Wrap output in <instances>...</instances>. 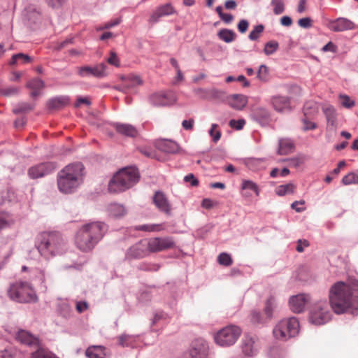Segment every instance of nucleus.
Segmentation results:
<instances>
[{"label": "nucleus", "instance_id": "obj_1", "mask_svg": "<svg viewBox=\"0 0 358 358\" xmlns=\"http://www.w3.org/2000/svg\"><path fill=\"white\" fill-rule=\"evenodd\" d=\"M329 298L331 307L336 313H344L358 302V281L336 282L329 289Z\"/></svg>", "mask_w": 358, "mask_h": 358}, {"label": "nucleus", "instance_id": "obj_2", "mask_svg": "<svg viewBox=\"0 0 358 358\" xmlns=\"http://www.w3.org/2000/svg\"><path fill=\"white\" fill-rule=\"evenodd\" d=\"M107 225L101 222L83 224L76 232L75 243L81 251L92 250L107 231Z\"/></svg>", "mask_w": 358, "mask_h": 358}, {"label": "nucleus", "instance_id": "obj_3", "mask_svg": "<svg viewBox=\"0 0 358 358\" xmlns=\"http://www.w3.org/2000/svg\"><path fill=\"white\" fill-rule=\"evenodd\" d=\"M84 166L81 163H73L66 166L57 175L59 190L64 194L73 192L83 182Z\"/></svg>", "mask_w": 358, "mask_h": 358}, {"label": "nucleus", "instance_id": "obj_4", "mask_svg": "<svg viewBox=\"0 0 358 358\" xmlns=\"http://www.w3.org/2000/svg\"><path fill=\"white\" fill-rule=\"evenodd\" d=\"M37 248L41 255L49 257L63 252L65 243L57 232H43L37 241Z\"/></svg>", "mask_w": 358, "mask_h": 358}, {"label": "nucleus", "instance_id": "obj_5", "mask_svg": "<svg viewBox=\"0 0 358 358\" xmlns=\"http://www.w3.org/2000/svg\"><path fill=\"white\" fill-rule=\"evenodd\" d=\"M138 179L139 174L136 168H124L113 176L108 184V190L113 193L125 191L134 185Z\"/></svg>", "mask_w": 358, "mask_h": 358}, {"label": "nucleus", "instance_id": "obj_6", "mask_svg": "<svg viewBox=\"0 0 358 358\" xmlns=\"http://www.w3.org/2000/svg\"><path fill=\"white\" fill-rule=\"evenodd\" d=\"M8 294L10 299L20 303L34 302L37 299L34 289L27 282H16L11 285Z\"/></svg>", "mask_w": 358, "mask_h": 358}, {"label": "nucleus", "instance_id": "obj_7", "mask_svg": "<svg viewBox=\"0 0 358 358\" xmlns=\"http://www.w3.org/2000/svg\"><path fill=\"white\" fill-rule=\"evenodd\" d=\"M299 330V322L294 317L280 320L273 330L274 337L280 341H287L296 336Z\"/></svg>", "mask_w": 358, "mask_h": 358}, {"label": "nucleus", "instance_id": "obj_8", "mask_svg": "<svg viewBox=\"0 0 358 358\" xmlns=\"http://www.w3.org/2000/svg\"><path fill=\"white\" fill-rule=\"evenodd\" d=\"M241 329L236 325H227L214 335V340L217 345L222 347H229L236 343L241 335Z\"/></svg>", "mask_w": 358, "mask_h": 358}, {"label": "nucleus", "instance_id": "obj_9", "mask_svg": "<svg viewBox=\"0 0 358 358\" xmlns=\"http://www.w3.org/2000/svg\"><path fill=\"white\" fill-rule=\"evenodd\" d=\"M330 319L331 313L329 305L324 301L316 303L310 312V322L315 325L324 324L329 322Z\"/></svg>", "mask_w": 358, "mask_h": 358}, {"label": "nucleus", "instance_id": "obj_10", "mask_svg": "<svg viewBox=\"0 0 358 358\" xmlns=\"http://www.w3.org/2000/svg\"><path fill=\"white\" fill-rule=\"evenodd\" d=\"M147 240L151 252L169 250L173 248L175 245L173 240L170 237H157Z\"/></svg>", "mask_w": 358, "mask_h": 358}, {"label": "nucleus", "instance_id": "obj_11", "mask_svg": "<svg viewBox=\"0 0 358 358\" xmlns=\"http://www.w3.org/2000/svg\"><path fill=\"white\" fill-rule=\"evenodd\" d=\"M106 65L103 63H100L93 67L89 66L77 67L78 74L80 77L92 76L95 78H103L106 75Z\"/></svg>", "mask_w": 358, "mask_h": 358}, {"label": "nucleus", "instance_id": "obj_12", "mask_svg": "<svg viewBox=\"0 0 358 358\" xmlns=\"http://www.w3.org/2000/svg\"><path fill=\"white\" fill-rule=\"evenodd\" d=\"M150 252L148 240L143 239L128 250L127 257L128 258H143Z\"/></svg>", "mask_w": 358, "mask_h": 358}, {"label": "nucleus", "instance_id": "obj_13", "mask_svg": "<svg viewBox=\"0 0 358 358\" xmlns=\"http://www.w3.org/2000/svg\"><path fill=\"white\" fill-rule=\"evenodd\" d=\"M176 13L174 7L169 3L161 5L155 8L149 18V22L152 24H156L162 17L169 16Z\"/></svg>", "mask_w": 358, "mask_h": 358}, {"label": "nucleus", "instance_id": "obj_14", "mask_svg": "<svg viewBox=\"0 0 358 358\" xmlns=\"http://www.w3.org/2000/svg\"><path fill=\"white\" fill-rule=\"evenodd\" d=\"M55 169L56 166L52 162L41 163L31 167L28 173L30 178L35 179L52 173Z\"/></svg>", "mask_w": 358, "mask_h": 358}, {"label": "nucleus", "instance_id": "obj_15", "mask_svg": "<svg viewBox=\"0 0 358 358\" xmlns=\"http://www.w3.org/2000/svg\"><path fill=\"white\" fill-rule=\"evenodd\" d=\"M191 358H206L208 355V345L201 338L192 341L189 348Z\"/></svg>", "mask_w": 358, "mask_h": 358}, {"label": "nucleus", "instance_id": "obj_16", "mask_svg": "<svg viewBox=\"0 0 358 358\" xmlns=\"http://www.w3.org/2000/svg\"><path fill=\"white\" fill-rule=\"evenodd\" d=\"M309 301V298L305 294H297L292 296L289 300V305L291 310L295 313H300L305 309L306 303Z\"/></svg>", "mask_w": 358, "mask_h": 358}, {"label": "nucleus", "instance_id": "obj_17", "mask_svg": "<svg viewBox=\"0 0 358 358\" xmlns=\"http://www.w3.org/2000/svg\"><path fill=\"white\" fill-rule=\"evenodd\" d=\"M328 27L329 29L336 32L355 29V24L353 22L343 17H340L336 20L331 21Z\"/></svg>", "mask_w": 358, "mask_h": 358}, {"label": "nucleus", "instance_id": "obj_18", "mask_svg": "<svg viewBox=\"0 0 358 358\" xmlns=\"http://www.w3.org/2000/svg\"><path fill=\"white\" fill-rule=\"evenodd\" d=\"M153 202L157 208L166 214L171 212V206L166 196L161 192H157L153 197Z\"/></svg>", "mask_w": 358, "mask_h": 358}, {"label": "nucleus", "instance_id": "obj_19", "mask_svg": "<svg viewBox=\"0 0 358 358\" xmlns=\"http://www.w3.org/2000/svg\"><path fill=\"white\" fill-rule=\"evenodd\" d=\"M16 338L21 343L29 346L38 347L40 345L39 339L38 338L24 330L18 331Z\"/></svg>", "mask_w": 358, "mask_h": 358}, {"label": "nucleus", "instance_id": "obj_20", "mask_svg": "<svg viewBox=\"0 0 358 358\" xmlns=\"http://www.w3.org/2000/svg\"><path fill=\"white\" fill-rule=\"evenodd\" d=\"M255 341L253 337L245 335L242 341L241 348L245 356H252L256 352Z\"/></svg>", "mask_w": 358, "mask_h": 358}, {"label": "nucleus", "instance_id": "obj_21", "mask_svg": "<svg viewBox=\"0 0 358 358\" xmlns=\"http://www.w3.org/2000/svg\"><path fill=\"white\" fill-rule=\"evenodd\" d=\"M229 106L236 110H242L248 103V99L244 95L233 94L228 98Z\"/></svg>", "mask_w": 358, "mask_h": 358}, {"label": "nucleus", "instance_id": "obj_22", "mask_svg": "<svg viewBox=\"0 0 358 358\" xmlns=\"http://www.w3.org/2000/svg\"><path fill=\"white\" fill-rule=\"evenodd\" d=\"M173 101V98L168 94L164 92L155 94L151 97V101L155 106H167L171 104Z\"/></svg>", "mask_w": 358, "mask_h": 358}, {"label": "nucleus", "instance_id": "obj_23", "mask_svg": "<svg viewBox=\"0 0 358 358\" xmlns=\"http://www.w3.org/2000/svg\"><path fill=\"white\" fill-rule=\"evenodd\" d=\"M87 358H106V348L102 345H92L85 351Z\"/></svg>", "mask_w": 358, "mask_h": 358}, {"label": "nucleus", "instance_id": "obj_24", "mask_svg": "<svg viewBox=\"0 0 358 358\" xmlns=\"http://www.w3.org/2000/svg\"><path fill=\"white\" fill-rule=\"evenodd\" d=\"M123 87L127 90L133 89L138 86L142 85L143 82L139 76L130 74L122 78Z\"/></svg>", "mask_w": 358, "mask_h": 358}, {"label": "nucleus", "instance_id": "obj_25", "mask_svg": "<svg viewBox=\"0 0 358 358\" xmlns=\"http://www.w3.org/2000/svg\"><path fill=\"white\" fill-rule=\"evenodd\" d=\"M115 127L116 131L122 135L132 138L138 135L137 129L131 124L117 123Z\"/></svg>", "mask_w": 358, "mask_h": 358}, {"label": "nucleus", "instance_id": "obj_26", "mask_svg": "<svg viewBox=\"0 0 358 358\" xmlns=\"http://www.w3.org/2000/svg\"><path fill=\"white\" fill-rule=\"evenodd\" d=\"M272 103L275 109L282 112L289 108V99L287 96H276L272 98Z\"/></svg>", "mask_w": 358, "mask_h": 358}, {"label": "nucleus", "instance_id": "obj_27", "mask_svg": "<svg viewBox=\"0 0 358 358\" xmlns=\"http://www.w3.org/2000/svg\"><path fill=\"white\" fill-rule=\"evenodd\" d=\"M45 87L44 82L39 78H34L27 83V87L31 90V96L36 97L40 95V91Z\"/></svg>", "mask_w": 358, "mask_h": 358}, {"label": "nucleus", "instance_id": "obj_28", "mask_svg": "<svg viewBox=\"0 0 358 358\" xmlns=\"http://www.w3.org/2000/svg\"><path fill=\"white\" fill-rule=\"evenodd\" d=\"M294 145L289 139H280L279 141L278 154L280 155H288L294 151Z\"/></svg>", "mask_w": 358, "mask_h": 358}, {"label": "nucleus", "instance_id": "obj_29", "mask_svg": "<svg viewBox=\"0 0 358 358\" xmlns=\"http://www.w3.org/2000/svg\"><path fill=\"white\" fill-rule=\"evenodd\" d=\"M158 148L166 153H176L178 150V145L172 141H163L158 143Z\"/></svg>", "mask_w": 358, "mask_h": 358}, {"label": "nucleus", "instance_id": "obj_30", "mask_svg": "<svg viewBox=\"0 0 358 358\" xmlns=\"http://www.w3.org/2000/svg\"><path fill=\"white\" fill-rule=\"evenodd\" d=\"M32 62V59L27 55L18 53L12 56L10 65H16L19 64H28Z\"/></svg>", "mask_w": 358, "mask_h": 358}, {"label": "nucleus", "instance_id": "obj_31", "mask_svg": "<svg viewBox=\"0 0 358 358\" xmlns=\"http://www.w3.org/2000/svg\"><path fill=\"white\" fill-rule=\"evenodd\" d=\"M220 39L226 42L231 43L236 38V34L234 31L228 29H220L217 34Z\"/></svg>", "mask_w": 358, "mask_h": 358}, {"label": "nucleus", "instance_id": "obj_32", "mask_svg": "<svg viewBox=\"0 0 358 358\" xmlns=\"http://www.w3.org/2000/svg\"><path fill=\"white\" fill-rule=\"evenodd\" d=\"M110 215L114 217H120L126 214V210L122 205L113 203L108 206Z\"/></svg>", "mask_w": 358, "mask_h": 358}, {"label": "nucleus", "instance_id": "obj_33", "mask_svg": "<svg viewBox=\"0 0 358 358\" xmlns=\"http://www.w3.org/2000/svg\"><path fill=\"white\" fill-rule=\"evenodd\" d=\"M37 350L31 353V358H56V356L47 349L37 347Z\"/></svg>", "mask_w": 358, "mask_h": 358}, {"label": "nucleus", "instance_id": "obj_34", "mask_svg": "<svg viewBox=\"0 0 358 358\" xmlns=\"http://www.w3.org/2000/svg\"><path fill=\"white\" fill-rule=\"evenodd\" d=\"M318 112L317 103L313 101H308L303 107L304 116H313Z\"/></svg>", "mask_w": 358, "mask_h": 358}, {"label": "nucleus", "instance_id": "obj_35", "mask_svg": "<svg viewBox=\"0 0 358 358\" xmlns=\"http://www.w3.org/2000/svg\"><path fill=\"white\" fill-rule=\"evenodd\" d=\"M326 115L327 124L334 127L336 122L335 110L333 107L329 106L323 109Z\"/></svg>", "mask_w": 358, "mask_h": 358}, {"label": "nucleus", "instance_id": "obj_36", "mask_svg": "<svg viewBox=\"0 0 358 358\" xmlns=\"http://www.w3.org/2000/svg\"><path fill=\"white\" fill-rule=\"evenodd\" d=\"M295 186L292 184H286V185H279L276 188V194L279 196H284L287 194H292L294 192Z\"/></svg>", "mask_w": 358, "mask_h": 358}, {"label": "nucleus", "instance_id": "obj_37", "mask_svg": "<svg viewBox=\"0 0 358 358\" xmlns=\"http://www.w3.org/2000/svg\"><path fill=\"white\" fill-rule=\"evenodd\" d=\"M275 308V299L273 296L269 297L265 304L264 309V314L268 319H271L273 315V311Z\"/></svg>", "mask_w": 358, "mask_h": 358}, {"label": "nucleus", "instance_id": "obj_38", "mask_svg": "<svg viewBox=\"0 0 358 358\" xmlns=\"http://www.w3.org/2000/svg\"><path fill=\"white\" fill-rule=\"evenodd\" d=\"M138 230L145 231H160L164 229L162 224H143L137 227Z\"/></svg>", "mask_w": 358, "mask_h": 358}, {"label": "nucleus", "instance_id": "obj_39", "mask_svg": "<svg viewBox=\"0 0 358 358\" xmlns=\"http://www.w3.org/2000/svg\"><path fill=\"white\" fill-rule=\"evenodd\" d=\"M279 47V44L277 41H271L265 44L264 53L266 55H270L274 53Z\"/></svg>", "mask_w": 358, "mask_h": 358}, {"label": "nucleus", "instance_id": "obj_40", "mask_svg": "<svg viewBox=\"0 0 358 358\" xmlns=\"http://www.w3.org/2000/svg\"><path fill=\"white\" fill-rule=\"evenodd\" d=\"M268 67L265 65H261L257 71V78L262 82H266L268 80Z\"/></svg>", "mask_w": 358, "mask_h": 358}, {"label": "nucleus", "instance_id": "obj_41", "mask_svg": "<svg viewBox=\"0 0 358 358\" xmlns=\"http://www.w3.org/2000/svg\"><path fill=\"white\" fill-rule=\"evenodd\" d=\"M217 262L220 264L225 266H229L233 263L231 256L225 252H222L218 256Z\"/></svg>", "mask_w": 358, "mask_h": 358}, {"label": "nucleus", "instance_id": "obj_42", "mask_svg": "<svg viewBox=\"0 0 358 358\" xmlns=\"http://www.w3.org/2000/svg\"><path fill=\"white\" fill-rule=\"evenodd\" d=\"M342 182L345 185L358 184V176L354 173H350L343 178Z\"/></svg>", "mask_w": 358, "mask_h": 358}, {"label": "nucleus", "instance_id": "obj_43", "mask_svg": "<svg viewBox=\"0 0 358 358\" xmlns=\"http://www.w3.org/2000/svg\"><path fill=\"white\" fill-rule=\"evenodd\" d=\"M264 29V27L262 24L255 26L250 33L248 36L249 38L251 41L257 40L259 37V35L263 32Z\"/></svg>", "mask_w": 358, "mask_h": 358}, {"label": "nucleus", "instance_id": "obj_44", "mask_svg": "<svg viewBox=\"0 0 358 358\" xmlns=\"http://www.w3.org/2000/svg\"><path fill=\"white\" fill-rule=\"evenodd\" d=\"M242 189L243 191L248 189L253 191L257 195L259 194V189L257 185L251 180H243L242 182Z\"/></svg>", "mask_w": 358, "mask_h": 358}, {"label": "nucleus", "instance_id": "obj_45", "mask_svg": "<svg viewBox=\"0 0 358 358\" xmlns=\"http://www.w3.org/2000/svg\"><path fill=\"white\" fill-rule=\"evenodd\" d=\"M271 5L274 7L273 13L275 15H280L284 12L285 6L282 0H272Z\"/></svg>", "mask_w": 358, "mask_h": 358}, {"label": "nucleus", "instance_id": "obj_46", "mask_svg": "<svg viewBox=\"0 0 358 358\" xmlns=\"http://www.w3.org/2000/svg\"><path fill=\"white\" fill-rule=\"evenodd\" d=\"M218 125L217 124H213L209 131V134L212 137L213 141L216 143L221 138V132L217 130Z\"/></svg>", "mask_w": 358, "mask_h": 358}, {"label": "nucleus", "instance_id": "obj_47", "mask_svg": "<svg viewBox=\"0 0 358 358\" xmlns=\"http://www.w3.org/2000/svg\"><path fill=\"white\" fill-rule=\"evenodd\" d=\"M309 117L310 116H304L302 119V122L303 124V129L304 131L313 130L317 127L316 124L308 119Z\"/></svg>", "mask_w": 358, "mask_h": 358}, {"label": "nucleus", "instance_id": "obj_48", "mask_svg": "<svg viewBox=\"0 0 358 358\" xmlns=\"http://www.w3.org/2000/svg\"><path fill=\"white\" fill-rule=\"evenodd\" d=\"M19 92V88L15 87H8L5 88H1L0 90L1 94L3 96H12L17 94Z\"/></svg>", "mask_w": 358, "mask_h": 358}, {"label": "nucleus", "instance_id": "obj_49", "mask_svg": "<svg viewBox=\"0 0 358 358\" xmlns=\"http://www.w3.org/2000/svg\"><path fill=\"white\" fill-rule=\"evenodd\" d=\"M107 62L109 64L113 65L116 67H119L120 65L117 54L113 51L110 52V57L107 59Z\"/></svg>", "mask_w": 358, "mask_h": 358}, {"label": "nucleus", "instance_id": "obj_50", "mask_svg": "<svg viewBox=\"0 0 358 358\" xmlns=\"http://www.w3.org/2000/svg\"><path fill=\"white\" fill-rule=\"evenodd\" d=\"M245 124V121L243 119H241L238 120H231L229 123V126L231 128H234L237 130H240V129H243Z\"/></svg>", "mask_w": 358, "mask_h": 358}, {"label": "nucleus", "instance_id": "obj_51", "mask_svg": "<svg viewBox=\"0 0 358 358\" xmlns=\"http://www.w3.org/2000/svg\"><path fill=\"white\" fill-rule=\"evenodd\" d=\"M340 99L342 101L343 106L347 108H350L355 106V101L347 95H340Z\"/></svg>", "mask_w": 358, "mask_h": 358}, {"label": "nucleus", "instance_id": "obj_52", "mask_svg": "<svg viewBox=\"0 0 358 358\" xmlns=\"http://www.w3.org/2000/svg\"><path fill=\"white\" fill-rule=\"evenodd\" d=\"M10 224V218L8 214L0 213V229L4 228Z\"/></svg>", "mask_w": 358, "mask_h": 358}, {"label": "nucleus", "instance_id": "obj_53", "mask_svg": "<svg viewBox=\"0 0 358 358\" xmlns=\"http://www.w3.org/2000/svg\"><path fill=\"white\" fill-rule=\"evenodd\" d=\"M298 24L302 28H310L312 27V20L310 17H303L299 19L298 21Z\"/></svg>", "mask_w": 358, "mask_h": 358}, {"label": "nucleus", "instance_id": "obj_54", "mask_svg": "<svg viewBox=\"0 0 358 358\" xmlns=\"http://www.w3.org/2000/svg\"><path fill=\"white\" fill-rule=\"evenodd\" d=\"M250 320H251V322L254 324L264 322L260 313L258 311H255V310L252 311L251 315H250Z\"/></svg>", "mask_w": 358, "mask_h": 358}, {"label": "nucleus", "instance_id": "obj_55", "mask_svg": "<svg viewBox=\"0 0 358 358\" xmlns=\"http://www.w3.org/2000/svg\"><path fill=\"white\" fill-rule=\"evenodd\" d=\"M66 0H45L49 6L53 8H60Z\"/></svg>", "mask_w": 358, "mask_h": 358}, {"label": "nucleus", "instance_id": "obj_56", "mask_svg": "<svg viewBox=\"0 0 358 358\" xmlns=\"http://www.w3.org/2000/svg\"><path fill=\"white\" fill-rule=\"evenodd\" d=\"M184 180L186 182H190L192 186H197L199 185V180L195 178L192 173L187 175L184 178Z\"/></svg>", "mask_w": 358, "mask_h": 358}, {"label": "nucleus", "instance_id": "obj_57", "mask_svg": "<svg viewBox=\"0 0 358 358\" xmlns=\"http://www.w3.org/2000/svg\"><path fill=\"white\" fill-rule=\"evenodd\" d=\"M139 151L147 157L154 158L155 157V152L149 148H141Z\"/></svg>", "mask_w": 358, "mask_h": 358}, {"label": "nucleus", "instance_id": "obj_58", "mask_svg": "<svg viewBox=\"0 0 358 358\" xmlns=\"http://www.w3.org/2000/svg\"><path fill=\"white\" fill-rule=\"evenodd\" d=\"M248 27L249 23L245 20H241L238 24V29L242 34L245 33L248 30Z\"/></svg>", "mask_w": 358, "mask_h": 358}, {"label": "nucleus", "instance_id": "obj_59", "mask_svg": "<svg viewBox=\"0 0 358 358\" xmlns=\"http://www.w3.org/2000/svg\"><path fill=\"white\" fill-rule=\"evenodd\" d=\"M309 245V243L307 240H299L297 242V245L296 250L299 252H302L304 250V248H306Z\"/></svg>", "mask_w": 358, "mask_h": 358}, {"label": "nucleus", "instance_id": "obj_60", "mask_svg": "<svg viewBox=\"0 0 358 358\" xmlns=\"http://www.w3.org/2000/svg\"><path fill=\"white\" fill-rule=\"evenodd\" d=\"M88 308V303L86 301H78L76 303V310L81 313Z\"/></svg>", "mask_w": 358, "mask_h": 358}, {"label": "nucleus", "instance_id": "obj_61", "mask_svg": "<svg viewBox=\"0 0 358 358\" xmlns=\"http://www.w3.org/2000/svg\"><path fill=\"white\" fill-rule=\"evenodd\" d=\"M120 23V19H115V20H111L110 22H108L104 24V25L101 27H100V29H110L114 26H116L117 24H119Z\"/></svg>", "mask_w": 358, "mask_h": 358}, {"label": "nucleus", "instance_id": "obj_62", "mask_svg": "<svg viewBox=\"0 0 358 358\" xmlns=\"http://www.w3.org/2000/svg\"><path fill=\"white\" fill-rule=\"evenodd\" d=\"M194 120L191 118L188 120H183L182 122V126L185 130H191L194 127Z\"/></svg>", "mask_w": 358, "mask_h": 358}, {"label": "nucleus", "instance_id": "obj_63", "mask_svg": "<svg viewBox=\"0 0 358 358\" xmlns=\"http://www.w3.org/2000/svg\"><path fill=\"white\" fill-rule=\"evenodd\" d=\"M176 71V76L175 77L173 83V85H177L180 82H182L184 80V76L181 71V69H178Z\"/></svg>", "mask_w": 358, "mask_h": 358}, {"label": "nucleus", "instance_id": "obj_64", "mask_svg": "<svg viewBox=\"0 0 358 358\" xmlns=\"http://www.w3.org/2000/svg\"><path fill=\"white\" fill-rule=\"evenodd\" d=\"M322 50L323 52L330 51L335 52L336 51V47L332 42L330 41L322 48Z\"/></svg>", "mask_w": 358, "mask_h": 358}]
</instances>
